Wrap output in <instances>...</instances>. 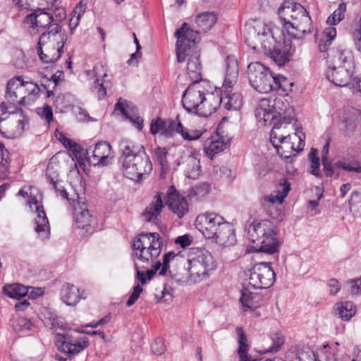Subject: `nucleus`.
<instances>
[{"label": "nucleus", "instance_id": "nucleus-1", "mask_svg": "<svg viewBox=\"0 0 361 361\" xmlns=\"http://www.w3.org/2000/svg\"><path fill=\"white\" fill-rule=\"evenodd\" d=\"M245 42L252 49L263 51L279 66L289 61L290 45L276 41L270 25L257 22L246 27Z\"/></svg>", "mask_w": 361, "mask_h": 361}, {"label": "nucleus", "instance_id": "nucleus-2", "mask_svg": "<svg viewBox=\"0 0 361 361\" xmlns=\"http://www.w3.org/2000/svg\"><path fill=\"white\" fill-rule=\"evenodd\" d=\"M175 36L177 38L176 51L177 61L179 63L187 61V73L193 82H197L201 73L200 53L196 49L195 42L198 32L190 29L184 23L181 27L176 30Z\"/></svg>", "mask_w": 361, "mask_h": 361}, {"label": "nucleus", "instance_id": "nucleus-3", "mask_svg": "<svg viewBox=\"0 0 361 361\" xmlns=\"http://www.w3.org/2000/svg\"><path fill=\"white\" fill-rule=\"evenodd\" d=\"M283 104L281 100L271 101L267 98L260 99L255 110V114L258 123L262 126L272 125L271 131L276 130L283 135L293 134L298 132L295 128V119L291 116H283L285 114L280 106Z\"/></svg>", "mask_w": 361, "mask_h": 361}, {"label": "nucleus", "instance_id": "nucleus-4", "mask_svg": "<svg viewBox=\"0 0 361 361\" xmlns=\"http://www.w3.org/2000/svg\"><path fill=\"white\" fill-rule=\"evenodd\" d=\"M279 14L283 29L291 37L303 39L312 32V19L300 4L285 1L279 8Z\"/></svg>", "mask_w": 361, "mask_h": 361}, {"label": "nucleus", "instance_id": "nucleus-5", "mask_svg": "<svg viewBox=\"0 0 361 361\" xmlns=\"http://www.w3.org/2000/svg\"><path fill=\"white\" fill-rule=\"evenodd\" d=\"M248 233L256 252L270 255L278 252L280 242L276 237L275 226L270 221H253L249 227Z\"/></svg>", "mask_w": 361, "mask_h": 361}, {"label": "nucleus", "instance_id": "nucleus-6", "mask_svg": "<svg viewBox=\"0 0 361 361\" xmlns=\"http://www.w3.org/2000/svg\"><path fill=\"white\" fill-rule=\"evenodd\" d=\"M247 75L252 87L260 93H269L279 89L285 91V85L288 82L286 77L273 75L269 69L259 62L248 65Z\"/></svg>", "mask_w": 361, "mask_h": 361}, {"label": "nucleus", "instance_id": "nucleus-7", "mask_svg": "<svg viewBox=\"0 0 361 361\" xmlns=\"http://www.w3.org/2000/svg\"><path fill=\"white\" fill-rule=\"evenodd\" d=\"M40 92V87L24 75L15 76L6 85L5 94L8 103L24 106L35 100Z\"/></svg>", "mask_w": 361, "mask_h": 361}, {"label": "nucleus", "instance_id": "nucleus-8", "mask_svg": "<svg viewBox=\"0 0 361 361\" xmlns=\"http://www.w3.org/2000/svg\"><path fill=\"white\" fill-rule=\"evenodd\" d=\"M162 245V238L158 233H140L133 241L132 255L142 264H152L159 256Z\"/></svg>", "mask_w": 361, "mask_h": 361}, {"label": "nucleus", "instance_id": "nucleus-9", "mask_svg": "<svg viewBox=\"0 0 361 361\" xmlns=\"http://www.w3.org/2000/svg\"><path fill=\"white\" fill-rule=\"evenodd\" d=\"M81 332L78 329L64 334H56L55 335V344L58 350L63 353L65 357L59 355H56L58 361H66L71 360L75 355L87 348L90 341L86 336H77L76 334Z\"/></svg>", "mask_w": 361, "mask_h": 361}, {"label": "nucleus", "instance_id": "nucleus-10", "mask_svg": "<svg viewBox=\"0 0 361 361\" xmlns=\"http://www.w3.org/2000/svg\"><path fill=\"white\" fill-rule=\"evenodd\" d=\"M303 133L295 132L293 134L283 135L276 130L270 132V142L276 149L277 154L286 159L296 155L305 145Z\"/></svg>", "mask_w": 361, "mask_h": 361}, {"label": "nucleus", "instance_id": "nucleus-11", "mask_svg": "<svg viewBox=\"0 0 361 361\" xmlns=\"http://www.w3.org/2000/svg\"><path fill=\"white\" fill-rule=\"evenodd\" d=\"M133 158L128 157L123 161L125 175L131 180H141L142 176L149 174L152 170V164L145 150Z\"/></svg>", "mask_w": 361, "mask_h": 361}, {"label": "nucleus", "instance_id": "nucleus-12", "mask_svg": "<svg viewBox=\"0 0 361 361\" xmlns=\"http://www.w3.org/2000/svg\"><path fill=\"white\" fill-rule=\"evenodd\" d=\"M275 279L271 262L257 263L250 270L249 285L255 288H268L274 284Z\"/></svg>", "mask_w": 361, "mask_h": 361}, {"label": "nucleus", "instance_id": "nucleus-13", "mask_svg": "<svg viewBox=\"0 0 361 361\" xmlns=\"http://www.w3.org/2000/svg\"><path fill=\"white\" fill-rule=\"evenodd\" d=\"M224 219L214 212L199 214L195 219L196 228L208 239L213 238L218 228L224 223Z\"/></svg>", "mask_w": 361, "mask_h": 361}, {"label": "nucleus", "instance_id": "nucleus-14", "mask_svg": "<svg viewBox=\"0 0 361 361\" xmlns=\"http://www.w3.org/2000/svg\"><path fill=\"white\" fill-rule=\"evenodd\" d=\"M86 158L90 164L94 166H106L113 158L111 146L107 142H99L94 148L87 149Z\"/></svg>", "mask_w": 361, "mask_h": 361}, {"label": "nucleus", "instance_id": "nucleus-15", "mask_svg": "<svg viewBox=\"0 0 361 361\" xmlns=\"http://www.w3.org/2000/svg\"><path fill=\"white\" fill-rule=\"evenodd\" d=\"M204 97V93L201 90L198 82H193L183 93L182 98L183 107L188 112L196 113Z\"/></svg>", "mask_w": 361, "mask_h": 361}, {"label": "nucleus", "instance_id": "nucleus-16", "mask_svg": "<svg viewBox=\"0 0 361 361\" xmlns=\"http://www.w3.org/2000/svg\"><path fill=\"white\" fill-rule=\"evenodd\" d=\"M74 219L78 228L85 229L86 232L92 233L95 222L94 216L90 214L85 202L78 198L76 203H73Z\"/></svg>", "mask_w": 361, "mask_h": 361}, {"label": "nucleus", "instance_id": "nucleus-17", "mask_svg": "<svg viewBox=\"0 0 361 361\" xmlns=\"http://www.w3.org/2000/svg\"><path fill=\"white\" fill-rule=\"evenodd\" d=\"M67 41V35L62 30L61 26L56 23L49 25L39 38L38 45L52 44V45L64 47Z\"/></svg>", "mask_w": 361, "mask_h": 361}, {"label": "nucleus", "instance_id": "nucleus-18", "mask_svg": "<svg viewBox=\"0 0 361 361\" xmlns=\"http://www.w3.org/2000/svg\"><path fill=\"white\" fill-rule=\"evenodd\" d=\"M30 204L31 206L32 204L35 205V212L37 213V216L35 218L36 233L40 239H48L50 234V226L43 206L39 203L35 197L30 200Z\"/></svg>", "mask_w": 361, "mask_h": 361}, {"label": "nucleus", "instance_id": "nucleus-19", "mask_svg": "<svg viewBox=\"0 0 361 361\" xmlns=\"http://www.w3.org/2000/svg\"><path fill=\"white\" fill-rule=\"evenodd\" d=\"M353 73V68L345 66H332L326 71V78L336 86L345 87L349 85Z\"/></svg>", "mask_w": 361, "mask_h": 361}, {"label": "nucleus", "instance_id": "nucleus-20", "mask_svg": "<svg viewBox=\"0 0 361 361\" xmlns=\"http://www.w3.org/2000/svg\"><path fill=\"white\" fill-rule=\"evenodd\" d=\"M52 22H54V16L40 8L27 15L25 19V23L32 29L36 28L37 32L40 29L47 28L53 24Z\"/></svg>", "mask_w": 361, "mask_h": 361}, {"label": "nucleus", "instance_id": "nucleus-21", "mask_svg": "<svg viewBox=\"0 0 361 361\" xmlns=\"http://www.w3.org/2000/svg\"><path fill=\"white\" fill-rule=\"evenodd\" d=\"M24 130V121L22 115V110L16 113L15 116L6 121L4 126H1L0 133L9 139L16 138L20 136Z\"/></svg>", "mask_w": 361, "mask_h": 361}, {"label": "nucleus", "instance_id": "nucleus-22", "mask_svg": "<svg viewBox=\"0 0 361 361\" xmlns=\"http://www.w3.org/2000/svg\"><path fill=\"white\" fill-rule=\"evenodd\" d=\"M115 111H120L122 114L134 126L141 131L143 128V119L137 114V109L129 103L127 100L120 98L114 107Z\"/></svg>", "mask_w": 361, "mask_h": 361}, {"label": "nucleus", "instance_id": "nucleus-23", "mask_svg": "<svg viewBox=\"0 0 361 361\" xmlns=\"http://www.w3.org/2000/svg\"><path fill=\"white\" fill-rule=\"evenodd\" d=\"M63 47L52 45V44H43L41 46L37 44V54L43 63H54L57 61L63 53Z\"/></svg>", "mask_w": 361, "mask_h": 361}, {"label": "nucleus", "instance_id": "nucleus-24", "mask_svg": "<svg viewBox=\"0 0 361 361\" xmlns=\"http://www.w3.org/2000/svg\"><path fill=\"white\" fill-rule=\"evenodd\" d=\"M211 239H214L216 243L222 246L234 245L236 237L233 225L225 221L216 231V235Z\"/></svg>", "mask_w": 361, "mask_h": 361}, {"label": "nucleus", "instance_id": "nucleus-25", "mask_svg": "<svg viewBox=\"0 0 361 361\" xmlns=\"http://www.w3.org/2000/svg\"><path fill=\"white\" fill-rule=\"evenodd\" d=\"M239 66L236 58L228 56L226 59V70L222 88H233L238 78Z\"/></svg>", "mask_w": 361, "mask_h": 361}, {"label": "nucleus", "instance_id": "nucleus-26", "mask_svg": "<svg viewBox=\"0 0 361 361\" xmlns=\"http://www.w3.org/2000/svg\"><path fill=\"white\" fill-rule=\"evenodd\" d=\"M333 66H345L354 68V56L351 49L340 46L332 53Z\"/></svg>", "mask_w": 361, "mask_h": 361}, {"label": "nucleus", "instance_id": "nucleus-27", "mask_svg": "<svg viewBox=\"0 0 361 361\" xmlns=\"http://www.w3.org/2000/svg\"><path fill=\"white\" fill-rule=\"evenodd\" d=\"M219 102V106L221 105L228 110L236 111L242 106V97L238 93H232V88H223Z\"/></svg>", "mask_w": 361, "mask_h": 361}, {"label": "nucleus", "instance_id": "nucleus-28", "mask_svg": "<svg viewBox=\"0 0 361 361\" xmlns=\"http://www.w3.org/2000/svg\"><path fill=\"white\" fill-rule=\"evenodd\" d=\"M62 301L68 306L75 305L81 298H85V291H80L75 285L65 283L61 291Z\"/></svg>", "mask_w": 361, "mask_h": 361}, {"label": "nucleus", "instance_id": "nucleus-29", "mask_svg": "<svg viewBox=\"0 0 361 361\" xmlns=\"http://www.w3.org/2000/svg\"><path fill=\"white\" fill-rule=\"evenodd\" d=\"M263 296L258 292L250 291L247 288L241 290L240 302L244 311L255 310L263 305Z\"/></svg>", "mask_w": 361, "mask_h": 361}, {"label": "nucleus", "instance_id": "nucleus-30", "mask_svg": "<svg viewBox=\"0 0 361 361\" xmlns=\"http://www.w3.org/2000/svg\"><path fill=\"white\" fill-rule=\"evenodd\" d=\"M164 208V203L160 194L157 193L152 202L147 206L142 214L143 220L146 222L157 224V217Z\"/></svg>", "mask_w": 361, "mask_h": 361}, {"label": "nucleus", "instance_id": "nucleus-31", "mask_svg": "<svg viewBox=\"0 0 361 361\" xmlns=\"http://www.w3.org/2000/svg\"><path fill=\"white\" fill-rule=\"evenodd\" d=\"M226 147L227 142L222 137H219L218 135L211 137L204 143V152L210 159L223 152Z\"/></svg>", "mask_w": 361, "mask_h": 361}, {"label": "nucleus", "instance_id": "nucleus-32", "mask_svg": "<svg viewBox=\"0 0 361 361\" xmlns=\"http://www.w3.org/2000/svg\"><path fill=\"white\" fill-rule=\"evenodd\" d=\"M167 204L169 208L180 219L183 217L189 210L185 197L179 194L171 195L169 197Z\"/></svg>", "mask_w": 361, "mask_h": 361}, {"label": "nucleus", "instance_id": "nucleus-33", "mask_svg": "<svg viewBox=\"0 0 361 361\" xmlns=\"http://www.w3.org/2000/svg\"><path fill=\"white\" fill-rule=\"evenodd\" d=\"M334 314L343 321H349L355 315L357 308L350 301L336 302L334 306Z\"/></svg>", "mask_w": 361, "mask_h": 361}, {"label": "nucleus", "instance_id": "nucleus-34", "mask_svg": "<svg viewBox=\"0 0 361 361\" xmlns=\"http://www.w3.org/2000/svg\"><path fill=\"white\" fill-rule=\"evenodd\" d=\"M188 267L186 268L188 273V281L191 283L200 281L208 273V271L192 258L186 262Z\"/></svg>", "mask_w": 361, "mask_h": 361}, {"label": "nucleus", "instance_id": "nucleus-35", "mask_svg": "<svg viewBox=\"0 0 361 361\" xmlns=\"http://www.w3.org/2000/svg\"><path fill=\"white\" fill-rule=\"evenodd\" d=\"M219 106V97H216L214 94H209L207 97H205L204 98L196 114L201 116L207 117L215 112Z\"/></svg>", "mask_w": 361, "mask_h": 361}, {"label": "nucleus", "instance_id": "nucleus-36", "mask_svg": "<svg viewBox=\"0 0 361 361\" xmlns=\"http://www.w3.org/2000/svg\"><path fill=\"white\" fill-rule=\"evenodd\" d=\"M119 150L122 153L121 158L123 161H125L127 158L130 157L133 158L137 156V154H140L142 150H145L143 146H136L133 142L123 139L119 142Z\"/></svg>", "mask_w": 361, "mask_h": 361}, {"label": "nucleus", "instance_id": "nucleus-37", "mask_svg": "<svg viewBox=\"0 0 361 361\" xmlns=\"http://www.w3.org/2000/svg\"><path fill=\"white\" fill-rule=\"evenodd\" d=\"M183 163L185 164V173L188 178L197 179L201 173L200 161L194 156H188L185 158Z\"/></svg>", "mask_w": 361, "mask_h": 361}, {"label": "nucleus", "instance_id": "nucleus-38", "mask_svg": "<svg viewBox=\"0 0 361 361\" xmlns=\"http://www.w3.org/2000/svg\"><path fill=\"white\" fill-rule=\"evenodd\" d=\"M236 334L238 336V343L239 345L238 349V354L240 361H250V357L247 355L249 350V345L247 343V338L242 327L238 326L235 329Z\"/></svg>", "mask_w": 361, "mask_h": 361}, {"label": "nucleus", "instance_id": "nucleus-39", "mask_svg": "<svg viewBox=\"0 0 361 361\" xmlns=\"http://www.w3.org/2000/svg\"><path fill=\"white\" fill-rule=\"evenodd\" d=\"M196 262H200L208 271L216 268V263L212 254L205 250L197 251L195 257H192Z\"/></svg>", "mask_w": 361, "mask_h": 361}, {"label": "nucleus", "instance_id": "nucleus-40", "mask_svg": "<svg viewBox=\"0 0 361 361\" xmlns=\"http://www.w3.org/2000/svg\"><path fill=\"white\" fill-rule=\"evenodd\" d=\"M4 292L11 298L19 300L28 293V287L20 283L5 286Z\"/></svg>", "mask_w": 361, "mask_h": 361}, {"label": "nucleus", "instance_id": "nucleus-41", "mask_svg": "<svg viewBox=\"0 0 361 361\" xmlns=\"http://www.w3.org/2000/svg\"><path fill=\"white\" fill-rule=\"evenodd\" d=\"M290 190V184L287 180H284L283 183L279 184V188L277 189L276 195H270L266 199L268 202L274 204H281L286 197L288 195V192Z\"/></svg>", "mask_w": 361, "mask_h": 361}, {"label": "nucleus", "instance_id": "nucleus-42", "mask_svg": "<svg viewBox=\"0 0 361 361\" xmlns=\"http://www.w3.org/2000/svg\"><path fill=\"white\" fill-rule=\"evenodd\" d=\"M217 18L214 13L206 12L198 15L196 18V23L202 31L206 32L214 25Z\"/></svg>", "mask_w": 361, "mask_h": 361}, {"label": "nucleus", "instance_id": "nucleus-43", "mask_svg": "<svg viewBox=\"0 0 361 361\" xmlns=\"http://www.w3.org/2000/svg\"><path fill=\"white\" fill-rule=\"evenodd\" d=\"M318 150L315 148H312L309 153L308 158L310 160V166L308 171L316 178H322V173L320 170V161L317 156Z\"/></svg>", "mask_w": 361, "mask_h": 361}, {"label": "nucleus", "instance_id": "nucleus-44", "mask_svg": "<svg viewBox=\"0 0 361 361\" xmlns=\"http://www.w3.org/2000/svg\"><path fill=\"white\" fill-rule=\"evenodd\" d=\"M103 65L102 64H97L93 70V72L95 74V76L97 77L96 80L94 81V83L92 87V91L93 92H95L97 95V97L99 99H103L106 94V88L104 86L103 82H100L99 80L98 79L99 70L103 69Z\"/></svg>", "mask_w": 361, "mask_h": 361}, {"label": "nucleus", "instance_id": "nucleus-45", "mask_svg": "<svg viewBox=\"0 0 361 361\" xmlns=\"http://www.w3.org/2000/svg\"><path fill=\"white\" fill-rule=\"evenodd\" d=\"M87 9V2L83 0L74 8L72 12V17L70 20V27L73 25L75 27L78 24L81 16L85 13Z\"/></svg>", "mask_w": 361, "mask_h": 361}, {"label": "nucleus", "instance_id": "nucleus-46", "mask_svg": "<svg viewBox=\"0 0 361 361\" xmlns=\"http://www.w3.org/2000/svg\"><path fill=\"white\" fill-rule=\"evenodd\" d=\"M58 140L63 144V145L74 154H78L82 152V147L73 142L71 139L66 137L63 133H59V136L56 135Z\"/></svg>", "mask_w": 361, "mask_h": 361}, {"label": "nucleus", "instance_id": "nucleus-47", "mask_svg": "<svg viewBox=\"0 0 361 361\" xmlns=\"http://www.w3.org/2000/svg\"><path fill=\"white\" fill-rule=\"evenodd\" d=\"M346 11V4L341 3L338 7L334 11V13L328 18L327 23L331 25H336L342 20L345 17Z\"/></svg>", "mask_w": 361, "mask_h": 361}, {"label": "nucleus", "instance_id": "nucleus-48", "mask_svg": "<svg viewBox=\"0 0 361 361\" xmlns=\"http://www.w3.org/2000/svg\"><path fill=\"white\" fill-rule=\"evenodd\" d=\"M150 132L152 135L161 133V135H167L166 121L159 118L155 121H152L150 125Z\"/></svg>", "mask_w": 361, "mask_h": 361}, {"label": "nucleus", "instance_id": "nucleus-49", "mask_svg": "<svg viewBox=\"0 0 361 361\" xmlns=\"http://www.w3.org/2000/svg\"><path fill=\"white\" fill-rule=\"evenodd\" d=\"M360 198V192L353 191L351 193L350 199L349 200V205L350 211L361 217V201H355L356 199Z\"/></svg>", "mask_w": 361, "mask_h": 361}, {"label": "nucleus", "instance_id": "nucleus-50", "mask_svg": "<svg viewBox=\"0 0 361 361\" xmlns=\"http://www.w3.org/2000/svg\"><path fill=\"white\" fill-rule=\"evenodd\" d=\"M49 184L51 185L52 188L58 196H60L62 199L67 200L68 201L70 200L68 196V192L63 185V182L62 180L59 179L53 182H50Z\"/></svg>", "mask_w": 361, "mask_h": 361}, {"label": "nucleus", "instance_id": "nucleus-51", "mask_svg": "<svg viewBox=\"0 0 361 361\" xmlns=\"http://www.w3.org/2000/svg\"><path fill=\"white\" fill-rule=\"evenodd\" d=\"M284 343V338L280 334H275L272 338V345L267 350L271 353H277Z\"/></svg>", "mask_w": 361, "mask_h": 361}, {"label": "nucleus", "instance_id": "nucleus-52", "mask_svg": "<svg viewBox=\"0 0 361 361\" xmlns=\"http://www.w3.org/2000/svg\"><path fill=\"white\" fill-rule=\"evenodd\" d=\"M12 63L16 68L22 69L25 67V56L21 50L15 51Z\"/></svg>", "mask_w": 361, "mask_h": 361}, {"label": "nucleus", "instance_id": "nucleus-53", "mask_svg": "<svg viewBox=\"0 0 361 361\" xmlns=\"http://www.w3.org/2000/svg\"><path fill=\"white\" fill-rule=\"evenodd\" d=\"M349 291L353 295H361V276L347 281Z\"/></svg>", "mask_w": 361, "mask_h": 361}, {"label": "nucleus", "instance_id": "nucleus-54", "mask_svg": "<svg viewBox=\"0 0 361 361\" xmlns=\"http://www.w3.org/2000/svg\"><path fill=\"white\" fill-rule=\"evenodd\" d=\"M151 348L154 354L157 355H161L164 354L166 350V346L163 338H156L152 343Z\"/></svg>", "mask_w": 361, "mask_h": 361}, {"label": "nucleus", "instance_id": "nucleus-55", "mask_svg": "<svg viewBox=\"0 0 361 361\" xmlns=\"http://www.w3.org/2000/svg\"><path fill=\"white\" fill-rule=\"evenodd\" d=\"M37 114L44 118L48 123L53 120V111L51 107L45 104L42 108L37 109Z\"/></svg>", "mask_w": 361, "mask_h": 361}, {"label": "nucleus", "instance_id": "nucleus-56", "mask_svg": "<svg viewBox=\"0 0 361 361\" xmlns=\"http://www.w3.org/2000/svg\"><path fill=\"white\" fill-rule=\"evenodd\" d=\"M52 159L53 158L51 161ZM46 177L49 183L59 180V172L54 169L52 161H50L47 165Z\"/></svg>", "mask_w": 361, "mask_h": 361}, {"label": "nucleus", "instance_id": "nucleus-57", "mask_svg": "<svg viewBox=\"0 0 361 361\" xmlns=\"http://www.w3.org/2000/svg\"><path fill=\"white\" fill-rule=\"evenodd\" d=\"M154 154H155L157 160L160 164V165L163 167L165 166L166 165V154H167V150L166 149V148L157 147L154 149Z\"/></svg>", "mask_w": 361, "mask_h": 361}, {"label": "nucleus", "instance_id": "nucleus-58", "mask_svg": "<svg viewBox=\"0 0 361 361\" xmlns=\"http://www.w3.org/2000/svg\"><path fill=\"white\" fill-rule=\"evenodd\" d=\"M167 130L171 131H175L180 135H182V133L184 130V128L179 121V116H177L175 120H169L168 127L166 128Z\"/></svg>", "mask_w": 361, "mask_h": 361}, {"label": "nucleus", "instance_id": "nucleus-59", "mask_svg": "<svg viewBox=\"0 0 361 361\" xmlns=\"http://www.w3.org/2000/svg\"><path fill=\"white\" fill-rule=\"evenodd\" d=\"M142 292V288L139 285H136L134 288L133 293L130 294L128 300L126 302V306L130 307L132 306L139 298L140 293Z\"/></svg>", "mask_w": 361, "mask_h": 361}, {"label": "nucleus", "instance_id": "nucleus-60", "mask_svg": "<svg viewBox=\"0 0 361 361\" xmlns=\"http://www.w3.org/2000/svg\"><path fill=\"white\" fill-rule=\"evenodd\" d=\"M202 135V133L199 130H191L189 131L188 130L184 128L183 133H182V137L185 140H195L200 138Z\"/></svg>", "mask_w": 361, "mask_h": 361}, {"label": "nucleus", "instance_id": "nucleus-61", "mask_svg": "<svg viewBox=\"0 0 361 361\" xmlns=\"http://www.w3.org/2000/svg\"><path fill=\"white\" fill-rule=\"evenodd\" d=\"M328 286L329 287V293L332 295H336L341 288L339 281L336 279H330L328 283Z\"/></svg>", "mask_w": 361, "mask_h": 361}, {"label": "nucleus", "instance_id": "nucleus-62", "mask_svg": "<svg viewBox=\"0 0 361 361\" xmlns=\"http://www.w3.org/2000/svg\"><path fill=\"white\" fill-rule=\"evenodd\" d=\"M312 355L314 357V361H337L335 355L331 352H326L325 353H322L321 359L314 353H312Z\"/></svg>", "mask_w": 361, "mask_h": 361}, {"label": "nucleus", "instance_id": "nucleus-63", "mask_svg": "<svg viewBox=\"0 0 361 361\" xmlns=\"http://www.w3.org/2000/svg\"><path fill=\"white\" fill-rule=\"evenodd\" d=\"M324 35L326 38V42H329L331 44V41L336 36V30L333 27H326L324 31Z\"/></svg>", "mask_w": 361, "mask_h": 361}, {"label": "nucleus", "instance_id": "nucleus-64", "mask_svg": "<svg viewBox=\"0 0 361 361\" xmlns=\"http://www.w3.org/2000/svg\"><path fill=\"white\" fill-rule=\"evenodd\" d=\"M40 316L42 319L44 318L45 319L54 320L56 318L55 313L53 312L49 308L45 307L40 310Z\"/></svg>", "mask_w": 361, "mask_h": 361}]
</instances>
